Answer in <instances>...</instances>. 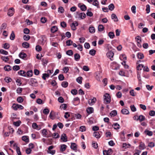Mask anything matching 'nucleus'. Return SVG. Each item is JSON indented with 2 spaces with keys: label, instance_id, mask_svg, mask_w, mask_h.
I'll use <instances>...</instances> for the list:
<instances>
[{
  "label": "nucleus",
  "instance_id": "f257e3e1",
  "mask_svg": "<svg viewBox=\"0 0 155 155\" xmlns=\"http://www.w3.org/2000/svg\"><path fill=\"white\" fill-rule=\"evenodd\" d=\"M111 97L108 93H106L103 96V102L105 104H109L111 101Z\"/></svg>",
  "mask_w": 155,
  "mask_h": 155
},
{
  "label": "nucleus",
  "instance_id": "f03ea898",
  "mask_svg": "<svg viewBox=\"0 0 155 155\" xmlns=\"http://www.w3.org/2000/svg\"><path fill=\"white\" fill-rule=\"evenodd\" d=\"M86 17L85 14L84 12L80 13L79 12H77L75 15V18H80L83 19L85 18Z\"/></svg>",
  "mask_w": 155,
  "mask_h": 155
},
{
  "label": "nucleus",
  "instance_id": "7ed1b4c3",
  "mask_svg": "<svg viewBox=\"0 0 155 155\" xmlns=\"http://www.w3.org/2000/svg\"><path fill=\"white\" fill-rule=\"evenodd\" d=\"M12 107L14 110H16L18 109L20 110H22L24 108L21 105L13 104L12 106Z\"/></svg>",
  "mask_w": 155,
  "mask_h": 155
},
{
  "label": "nucleus",
  "instance_id": "20e7f679",
  "mask_svg": "<svg viewBox=\"0 0 155 155\" xmlns=\"http://www.w3.org/2000/svg\"><path fill=\"white\" fill-rule=\"evenodd\" d=\"M29 84L30 85L33 87H35L37 85V82L36 80L34 78H31Z\"/></svg>",
  "mask_w": 155,
  "mask_h": 155
},
{
  "label": "nucleus",
  "instance_id": "39448f33",
  "mask_svg": "<svg viewBox=\"0 0 155 155\" xmlns=\"http://www.w3.org/2000/svg\"><path fill=\"white\" fill-rule=\"evenodd\" d=\"M70 25L71 29L73 30H75L76 29V26L78 25V23L77 21H74Z\"/></svg>",
  "mask_w": 155,
  "mask_h": 155
},
{
  "label": "nucleus",
  "instance_id": "423d86ee",
  "mask_svg": "<svg viewBox=\"0 0 155 155\" xmlns=\"http://www.w3.org/2000/svg\"><path fill=\"white\" fill-rule=\"evenodd\" d=\"M96 101V98H94L92 99H90L88 100V104L92 106L94 104Z\"/></svg>",
  "mask_w": 155,
  "mask_h": 155
},
{
  "label": "nucleus",
  "instance_id": "0eeeda50",
  "mask_svg": "<svg viewBox=\"0 0 155 155\" xmlns=\"http://www.w3.org/2000/svg\"><path fill=\"white\" fill-rule=\"evenodd\" d=\"M106 55L108 58L111 60H112L111 58H113L114 55V54L112 51H108Z\"/></svg>",
  "mask_w": 155,
  "mask_h": 155
},
{
  "label": "nucleus",
  "instance_id": "6e6552de",
  "mask_svg": "<svg viewBox=\"0 0 155 155\" xmlns=\"http://www.w3.org/2000/svg\"><path fill=\"white\" fill-rule=\"evenodd\" d=\"M14 9L13 8H10L8 10V15L10 16H12L14 14Z\"/></svg>",
  "mask_w": 155,
  "mask_h": 155
},
{
  "label": "nucleus",
  "instance_id": "1a4fd4ad",
  "mask_svg": "<svg viewBox=\"0 0 155 155\" xmlns=\"http://www.w3.org/2000/svg\"><path fill=\"white\" fill-rule=\"evenodd\" d=\"M67 137L65 134H62L61 137V139L64 142H66L67 141Z\"/></svg>",
  "mask_w": 155,
  "mask_h": 155
},
{
  "label": "nucleus",
  "instance_id": "9d476101",
  "mask_svg": "<svg viewBox=\"0 0 155 155\" xmlns=\"http://www.w3.org/2000/svg\"><path fill=\"white\" fill-rule=\"evenodd\" d=\"M111 18L114 20V22H117L118 21V19L116 15L115 14H112L111 15Z\"/></svg>",
  "mask_w": 155,
  "mask_h": 155
},
{
  "label": "nucleus",
  "instance_id": "9b49d317",
  "mask_svg": "<svg viewBox=\"0 0 155 155\" xmlns=\"http://www.w3.org/2000/svg\"><path fill=\"white\" fill-rule=\"evenodd\" d=\"M71 149L74 150H76L77 149L76 144L75 143H71Z\"/></svg>",
  "mask_w": 155,
  "mask_h": 155
},
{
  "label": "nucleus",
  "instance_id": "f8f14e48",
  "mask_svg": "<svg viewBox=\"0 0 155 155\" xmlns=\"http://www.w3.org/2000/svg\"><path fill=\"white\" fill-rule=\"evenodd\" d=\"M121 112L124 114H128L129 113V112L127 109L124 108L121 110Z\"/></svg>",
  "mask_w": 155,
  "mask_h": 155
},
{
  "label": "nucleus",
  "instance_id": "ddd939ff",
  "mask_svg": "<svg viewBox=\"0 0 155 155\" xmlns=\"http://www.w3.org/2000/svg\"><path fill=\"white\" fill-rule=\"evenodd\" d=\"M18 74L22 76L25 77L26 76V72L24 71H19L18 72Z\"/></svg>",
  "mask_w": 155,
  "mask_h": 155
},
{
  "label": "nucleus",
  "instance_id": "4468645a",
  "mask_svg": "<svg viewBox=\"0 0 155 155\" xmlns=\"http://www.w3.org/2000/svg\"><path fill=\"white\" fill-rule=\"evenodd\" d=\"M80 58V55L76 53L74 54V59L76 61H78L79 60Z\"/></svg>",
  "mask_w": 155,
  "mask_h": 155
},
{
  "label": "nucleus",
  "instance_id": "2eb2a0df",
  "mask_svg": "<svg viewBox=\"0 0 155 155\" xmlns=\"http://www.w3.org/2000/svg\"><path fill=\"white\" fill-rule=\"evenodd\" d=\"M46 39L45 36H41V44L43 45L45 42Z\"/></svg>",
  "mask_w": 155,
  "mask_h": 155
},
{
  "label": "nucleus",
  "instance_id": "dca6fc26",
  "mask_svg": "<svg viewBox=\"0 0 155 155\" xmlns=\"http://www.w3.org/2000/svg\"><path fill=\"white\" fill-rule=\"evenodd\" d=\"M145 120V117L144 116L142 115H140L138 118H137V120H139L140 122H141L144 120Z\"/></svg>",
  "mask_w": 155,
  "mask_h": 155
},
{
  "label": "nucleus",
  "instance_id": "f3484780",
  "mask_svg": "<svg viewBox=\"0 0 155 155\" xmlns=\"http://www.w3.org/2000/svg\"><path fill=\"white\" fill-rule=\"evenodd\" d=\"M58 28L55 26H53L51 28V32L54 33L57 31Z\"/></svg>",
  "mask_w": 155,
  "mask_h": 155
},
{
  "label": "nucleus",
  "instance_id": "a211bd4d",
  "mask_svg": "<svg viewBox=\"0 0 155 155\" xmlns=\"http://www.w3.org/2000/svg\"><path fill=\"white\" fill-rule=\"evenodd\" d=\"M4 69L5 71H9L11 70V67L9 65H7L4 67Z\"/></svg>",
  "mask_w": 155,
  "mask_h": 155
},
{
  "label": "nucleus",
  "instance_id": "6ab92c4d",
  "mask_svg": "<svg viewBox=\"0 0 155 155\" xmlns=\"http://www.w3.org/2000/svg\"><path fill=\"white\" fill-rule=\"evenodd\" d=\"M87 112L89 114H91L92 113L94 110L93 108L92 107H89L87 109Z\"/></svg>",
  "mask_w": 155,
  "mask_h": 155
},
{
  "label": "nucleus",
  "instance_id": "aec40b11",
  "mask_svg": "<svg viewBox=\"0 0 155 155\" xmlns=\"http://www.w3.org/2000/svg\"><path fill=\"white\" fill-rule=\"evenodd\" d=\"M19 56L20 58L24 59V58H25L27 56V55L25 53H21L19 54Z\"/></svg>",
  "mask_w": 155,
  "mask_h": 155
},
{
  "label": "nucleus",
  "instance_id": "412c9836",
  "mask_svg": "<svg viewBox=\"0 0 155 155\" xmlns=\"http://www.w3.org/2000/svg\"><path fill=\"white\" fill-rule=\"evenodd\" d=\"M139 147L140 150H143L145 148L144 144L142 142L140 143Z\"/></svg>",
  "mask_w": 155,
  "mask_h": 155
},
{
  "label": "nucleus",
  "instance_id": "4be33fe9",
  "mask_svg": "<svg viewBox=\"0 0 155 155\" xmlns=\"http://www.w3.org/2000/svg\"><path fill=\"white\" fill-rule=\"evenodd\" d=\"M26 76L28 77H31L33 75L32 71L31 70L28 71L26 73Z\"/></svg>",
  "mask_w": 155,
  "mask_h": 155
},
{
  "label": "nucleus",
  "instance_id": "5701e85b",
  "mask_svg": "<svg viewBox=\"0 0 155 155\" xmlns=\"http://www.w3.org/2000/svg\"><path fill=\"white\" fill-rule=\"evenodd\" d=\"M117 114V112L115 110L112 111L110 113V115L111 117H114Z\"/></svg>",
  "mask_w": 155,
  "mask_h": 155
},
{
  "label": "nucleus",
  "instance_id": "b1692460",
  "mask_svg": "<svg viewBox=\"0 0 155 155\" xmlns=\"http://www.w3.org/2000/svg\"><path fill=\"white\" fill-rule=\"evenodd\" d=\"M108 36L109 38L111 39H113L115 36L114 33L113 32H109L108 33Z\"/></svg>",
  "mask_w": 155,
  "mask_h": 155
},
{
  "label": "nucleus",
  "instance_id": "393cba45",
  "mask_svg": "<svg viewBox=\"0 0 155 155\" xmlns=\"http://www.w3.org/2000/svg\"><path fill=\"white\" fill-rule=\"evenodd\" d=\"M1 59L5 62H7L9 60V58L8 56L5 57V56H2L1 57Z\"/></svg>",
  "mask_w": 155,
  "mask_h": 155
},
{
  "label": "nucleus",
  "instance_id": "a878e982",
  "mask_svg": "<svg viewBox=\"0 0 155 155\" xmlns=\"http://www.w3.org/2000/svg\"><path fill=\"white\" fill-rule=\"evenodd\" d=\"M67 147V146L65 144H63L61 146L60 150L61 151H64Z\"/></svg>",
  "mask_w": 155,
  "mask_h": 155
},
{
  "label": "nucleus",
  "instance_id": "bb28decb",
  "mask_svg": "<svg viewBox=\"0 0 155 155\" xmlns=\"http://www.w3.org/2000/svg\"><path fill=\"white\" fill-rule=\"evenodd\" d=\"M22 139L23 140L25 141L26 142H29V139L28 136H23L22 137Z\"/></svg>",
  "mask_w": 155,
  "mask_h": 155
},
{
  "label": "nucleus",
  "instance_id": "cd10ccee",
  "mask_svg": "<svg viewBox=\"0 0 155 155\" xmlns=\"http://www.w3.org/2000/svg\"><path fill=\"white\" fill-rule=\"evenodd\" d=\"M89 31L91 33H93L95 32L94 28L93 27H90L89 28Z\"/></svg>",
  "mask_w": 155,
  "mask_h": 155
},
{
  "label": "nucleus",
  "instance_id": "c85d7f7f",
  "mask_svg": "<svg viewBox=\"0 0 155 155\" xmlns=\"http://www.w3.org/2000/svg\"><path fill=\"white\" fill-rule=\"evenodd\" d=\"M112 126L115 129H118L120 128V125L117 123H114Z\"/></svg>",
  "mask_w": 155,
  "mask_h": 155
},
{
  "label": "nucleus",
  "instance_id": "c756f323",
  "mask_svg": "<svg viewBox=\"0 0 155 155\" xmlns=\"http://www.w3.org/2000/svg\"><path fill=\"white\" fill-rule=\"evenodd\" d=\"M22 45L25 48H28L29 47V44L27 42H24L22 43Z\"/></svg>",
  "mask_w": 155,
  "mask_h": 155
},
{
  "label": "nucleus",
  "instance_id": "7c9ffc66",
  "mask_svg": "<svg viewBox=\"0 0 155 155\" xmlns=\"http://www.w3.org/2000/svg\"><path fill=\"white\" fill-rule=\"evenodd\" d=\"M94 136L97 138H99L100 137V134L98 132H94L93 134Z\"/></svg>",
  "mask_w": 155,
  "mask_h": 155
},
{
  "label": "nucleus",
  "instance_id": "2f4dec72",
  "mask_svg": "<svg viewBox=\"0 0 155 155\" xmlns=\"http://www.w3.org/2000/svg\"><path fill=\"white\" fill-rule=\"evenodd\" d=\"M137 56L138 58L140 59H142L144 58L143 54L140 53H139L137 54Z\"/></svg>",
  "mask_w": 155,
  "mask_h": 155
},
{
  "label": "nucleus",
  "instance_id": "473e14b6",
  "mask_svg": "<svg viewBox=\"0 0 155 155\" xmlns=\"http://www.w3.org/2000/svg\"><path fill=\"white\" fill-rule=\"evenodd\" d=\"M10 47V45L8 43H5L4 44L3 48L5 49H8Z\"/></svg>",
  "mask_w": 155,
  "mask_h": 155
},
{
  "label": "nucleus",
  "instance_id": "72a5a7b5",
  "mask_svg": "<svg viewBox=\"0 0 155 155\" xmlns=\"http://www.w3.org/2000/svg\"><path fill=\"white\" fill-rule=\"evenodd\" d=\"M68 85V82L67 81H63L61 83L62 86L64 87H67Z\"/></svg>",
  "mask_w": 155,
  "mask_h": 155
},
{
  "label": "nucleus",
  "instance_id": "f704fd0d",
  "mask_svg": "<svg viewBox=\"0 0 155 155\" xmlns=\"http://www.w3.org/2000/svg\"><path fill=\"white\" fill-rule=\"evenodd\" d=\"M93 5H94L97 6V8H98L99 5V2L97 0H94L93 2Z\"/></svg>",
  "mask_w": 155,
  "mask_h": 155
},
{
  "label": "nucleus",
  "instance_id": "c9c22d12",
  "mask_svg": "<svg viewBox=\"0 0 155 155\" xmlns=\"http://www.w3.org/2000/svg\"><path fill=\"white\" fill-rule=\"evenodd\" d=\"M0 53L2 54L5 55H7L8 54V51L2 49L0 50Z\"/></svg>",
  "mask_w": 155,
  "mask_h": 155
},
{
  "label": "nucleus",
  "instance_id": "e433bc0d",
  "mask_svg": "<svg viewBox=\"0 0 155 155\" xmlns=\"http://www.w3.org/2000/svg\"><path fill=\"white\" fill-rule=\"evenodd\" d=\"M49 77V75L48 74L45 73L43 74L42 78L44 80H45L46 78H48Z\"/></svg>",
  "mask_w": 155,
  "mask_h": 155
},
{
  "label": "nucleus",
  "instance_id": "4c0bfd02",
  "mask_svg": "<svg viewBox=\"0 0 155 155\" xmlns=\"http://www.w3.org/2000/svg\"><path fill=\"white\" fill-rule=\"evenodd\" d=\"M17 101L20 103H21L23 101V99L22 97H19L17 98Z\"/></svg>",
  "mask_w": 155,
  "mask_h": 155
},
{
  "label": "nucleus",
  "instance_id": "58836bf2",
  "mask_svg": "<svg viewBox=\"0 0 155 155\" xmlns=\"http://www.w3.org/2000/svg\"><path fill=\"white\" fill-rule=\"evenodd\" d=\"M96 51L95 50L92 49L90 51L89 54L92 56L96 54Z\"/></svg>",
  "mask_w": 155,
  "mask_h": 155
},
{
  "label": "nucleus",
  "instance_id": "ea45409f",
  "mask_svg": "<svg viewBox=\"0 0 155 155\" xmlns=\"http://www.w3.org/2000/svg\"><path fill=\"white\" fill-rule=\"evenodd\" d=\"M15 35L13 31H12L11 35H10V38L11 40H13L15 38Z\"/></svg>",
  "mask_w": 155,
  "mask_h": 155
},
{
  "label": "nucleus",
  "instance_id": "a19ab883",
  "mask_svg": "<svg viewBox=\"0 0 155 155\" xmlns=\"http://www.w3.org/2000/svg\"><path fill=\"white\" fill-rule=\"evenodd\" d=\"M109 9L110 11H112L114 8V6L113 4H110L108 6Z\"/></svg>",
  "mask_w": 155,
  "mask_h": 155
},
{
  "label": "nucleus",
  "instance_id": "79ce46f5",
  "mask_svg": "<svg viewBox=\"0 0 155 155\" xmlns=\"http://www.w3.org/2000/svg\"><path fill=\"white\" fill-rule=\"evenodd\" d=\"M80 8L82 11H84L86 10L87 7L84 5H83L81 6Z\"/></svg>",
  "mask_w": 155,
  "mask_h": 155
},
{
  "label": "nucleus",
  "instance_id": "37998d69",
  "mask_svg": "<svg viewBox=\"0 0 155 155\" xmlns=\"http://www.w3.org/2000/svg\"><path fill=\"white\" fill-rule=\"evenodd\" d=\"M82 78L81 77H79L76 79L77 81L80 84L82 83Z\"/></svg>",
  "mask_w": 155,
  "mask_h": 155
},
{
  "label": "nucleus",
  "instance_id": "c03bdc74",
  "mask_svg": "<svg viewBox=\"0 0 155 155\" xmlns=\"http://www.w3.org/2000/svg\"><path fill=\"white\" fill-rule=\"evenodd\" d=\"M47 131L45 129H43L42 130V134L45 137H46L47 135Z\"/></svg>",
  "mask_w": 155,
  "mask_h": 155
},
{
  "label": "nucleus",
  "instance_id": "a18cd8bd",
  "mask_svg": "<svg viewBox=\"0 0 155 155\" xmlns=\"http://www.w3.org/2000/svg\"><path fill=\"white\" fill-rule=\"evenodd\" d=\"M66 45L67 46L71 45L73 43V41L70 40H67L66 42Z\"/></svg>",
  "mask_w": 155,
  "mask_h": 155
},
{
  "label": "nucleus",
  "instance_id": "49530a36",
  "mask_svg": "<svg viewBox=\"0 0 155 155\" xmlns=\"http://www.w3.org/2000/svg\"><path fill=\"white\" fill-rule=\"evenodd\" d=\"M104 27L102 25H100L98 26V30L100 31H103L104 29Z\"/></svg>",
  "mask_w": 155,
  "mask_h": 155
},
{
  "label": "nucleus",
  "instance_id": "de8ad7c7",
  "mask_svg": "<svg viewBox=\"0 0 155 155\" xmlns=\"http://www.w3.org/2000/svg\"><path fill=\"white\" fill-rule=\"evenodd\" d=\"M86 130V128L85 126H81L80 127L79 130L81 132H84Z\"/></svg>",
  "mask_w": 155,
  "mask_h": 155
},
{
  "label": "nucleus",
  "instance_id": "09e8293b",
  "mask_svg": "<svg viewBox=\"0 0 155 155\" xmlns=\"http://www.w3.org/2000/svg\"><path fill=\"white\" fill-rule=\"evenodd\" d=\"M145 132L146 133L147 135H148L149 136H151L153 135V132L149 130H145Z\"/></svg>",
  "mask_w": 155,
  "mask_h": 155
},
{
  "label": "nucleus",
  "instance_id": "8fccbe9b",
  "mask_svg": "<svg viewBox=\"0 0 155 155\" xmlns=\"http://www.w3.org/2000/svg\"><path fill=\"white\" fill-rule=\"evenodd\" d=\"M66 54L68 55L71 56L73 54V52L71 50H69L66 51Z\"/></svg>",
  "mask_w": 155,
  "mask_h": 155
},
{
  "label": "nucleus",
  "instance_id": "3c124183",
  "mask_svg": "<svg viewBox=\"0 0 155 155\" xmlns=\"http://www.w3.org/2000/svg\"><path fill=\"white\" fill-rule=\"evenodd\" d=\"M146 11L147 13H149L150 11V7L149 5H147L146 6Z\"/></svg>",
  "mask_w": 155,
  "mask_h": 155
},
{
  "label": "nucleus",
  "instance_id": "603ef678",
  "mask_svg": "<svg viewBox=\"0 0 155 155\" xmlns=\"http://www.w3.org/2000/svg\"><path fill=\"white\" fill-rule=\"evenodd\" d=\"M146 87L148 91H150L152 90L153 88V86H150V85L147 84L146 85Z\"/></svg>",
  "mask_w": 155,
  "mask_h": 155
},
{
  "label": "nucleus",
  "instance_id": "864d4df0",
  "mask_svg": "<svg viewBox=\"0 0 155 155\" xmlns=\"http://www.w3.org/2000/svg\"><path fill=\"white\" fill-rule=\"evenodd\" d=\"M5 80L6 82L9 83L11 81L12 79L10 78L7 77L5 78Z\"/></svg>",
  "mask_w": 155,
  "mask_h": 155
},
{
  "label": "nucleus",
  "instance_id": "5fc2aeb1",
  "mask_svg": "<svg viewBox=\"0 0 155 155\" xmlns=\"http://www.w3.org/2000/svg\"><path fill=\"white\" fill-rule=\"evenodd\" d=\"M130 93L131 95L133 96H134L136 95V93L134 92V91L133 90H130Z\"/></svg>",
  "mask_w": 155,
  "mask_h": 155
},
{
  "label": "nucleus",
  "instance_id": "6e6d98bb",
  "mask_svg": "<svg viewBox=\"0 0 155 155\" xmlns=\"http://www.w3.org/2000/svg\"><path fill=\"white\" fill-rule=\"evenodd\" d=\"M22 91V88H21V87L18 88L16 90L17 93L18 94H21V93Z\"/></svg>",
  "mask_w": 155,
  "mask_h": 155
},
{
  "label": "nucleus",
  "instance_id": "4d7b16f0",
  "mask_svg": "<svg viewBox=\"0 0 155 155\" xmlns=\"http://www.w3.org/2000/svg\"><path fill=\"white\" fill-rule=\"evenodd\" d=\"M21 123V121L20 120H18V121L14 122L13 123V124L15 126L18 127L19 126L20 124Z\"/></svg>",
  "mask_w": 155,
  "mask_h": 155
},
{
  "label": "nucleus",
  "instance_id": "13d9d810",
  "mask_svg": "<svg viewBox=\"0 0 155 155\" xmlns=\"http://www.w3.org/2000/svg\"><path fill=\"white\" fill-rule=\"evenodd\" d=\"M35 49L37 51H39L41 50L42 48L41 46L37 45Z\"/></svg>",
  "mask_w": 155,
  "mask_h": 155
},
{
  "label": "nucleus",
  "instance_id": "bf43d9fd",
  "mask_svg": "<svg viewBox=\"0 0 155 155\" xmlns=\"http://www.w3.org/2000/svg\"><path fill=\"white\" fill-rule=\"evenodd\" d=\"M67 107V105L66 104H62L60 106V108L61 109H63L64 110H65Z\"/></svg>",
  "mask_w": 155,
  "mask_h": 155
},
{
  "label": "nucleus",
  "instance_id": "052dcab7",
  "mask_svg": "<svg viewBox=\"0 0 155 155\" xmlns=\"http://www.w3.org/2000/svg\"><path fill=\"white\" fill-rule=\"evenodd\" d=\"M143 67V64H139L137 66V69L138 70H140L142 69Z\"/></svg>",
  "mask_w": 155,
  "mask_h": 155
},
{
  "label": "nucleus",
  "instance_id": "680f3d73",
  "mask_svg": "<svg viewBox=\"0 0 155 155\" xmlns=\"http://www.w3.org/2000/svg\"><path fill=\"white\" fill-rule=\"evenodd\" d=\"M49 112V110L47 108L45 109L43 111V113L45 114H48Z\"/></svg>",
  "mask_w": 155,
  "mask_h": 155
},
{
  "label": "nucleus",
  "instance_id": "e2e57ef3",
  "mask_svg": "<svg viewBox=\"0 0 155 155\" xmlns=\"http://www.w3.org/2000/svg\"><path fill=\"white\" fill-rule=\"evenodd\" d=\"M23 38L24 40L28 41L30 39V36L28 35H24L23 36Z\"/></svg>",
  "mask_w": 155,
  "mask_h": 155
},
{
  "label": "nucleus",
  "instance_id": "0e129e2a",
  "mask_svg": "<svg viewBox=\"0 0 155 155\" xmlns=\"http://www.w3.org/2000/svg\"><path fill=\"white\" fill-rule=\"evenodd\" d=\"M131 10L132 12L135 14L136 13V7L135 5H133L131 7Z\"/></svg>",
  "mask_w": 155,
  "mask_h": 155
},
{
  "label": "nucleus",
  "instance_id": "69168bd1",
  "mask_svg": "<svg viewBox=\"0 0 155 155\" xmlns=\"http://www.w3.org/2000/svg\"><path fill=\"white\" fill-rule=\"evenodd\" d=\"M58 78L60 81H62L64 80V77L63 75L62 74H60L59 75Z\"/></svg>",
  "mask_w": 155,
  "mask_h": 155
},
{
  "label": "nucleus",
  "instance_id": "338daca9",
  "mask_svg": "<svg viewBox=\"0 0 155 155\" xmlns=\"http://www.w3.org/2000/svg\"><path fill=\"white\" fill-rule=\"evenodd\" d=\"M13 69L15 71H18L20 69V67L18 65H15L13 67Z\"/></svg>",
  "mask_w": 155,
  "mask_h": 155
},
{
  "label": "nucleus",
  "instance_id": "774afa93",
  "mask_svg": "<svg viewBox=\"0 0 155 155\" xmlns=\"http://www.w3.org/2000/svg\"><path fill=\"white\" fill-rule=\"evenodd\" d=\"M131 110L133 112H135L136 110V108L134 105H131L130 106Z\"/></svg>",
  "mask_w": 155,
  "mask_h": 155
}]
</instances>
